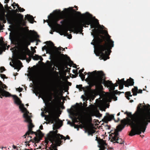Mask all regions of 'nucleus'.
Returning <instances> with one entry per match:
<instances>
[{
    "mask_svg": "<svg viewBox=\"0 0 150 150\" xmlns=\"http://www.w3.org/2000/svg\"><path fill=\"white\" fill-rule=\"evenodd\" d=\"M84 129H85V132L86 133L87 132L89 135H93V134L95 132V130L93 129L88 126L86 127Z\"/></svg>",
    "mask_w": 150,
    "mask_h": 150,
    "instance_id": "obj_20",
    "label": "nucleus"
},
{
    "mask_svg": "<svg viewBox=\"0 0 150 150\" xmlns=\"http://www.w3.org/2000/svg\"><path fill=\"white\" fill-rule=\"evenodd\" d=\"M72 75L74 78H76L78 76V75L77 74H76V75Z\"/></svg>",
    "mask_w": 150,
    "mask_h": 150,
    "instance_id": "obj_61",
    "label": "nucleus"
},
{
    "mask_svg": "<svg viewBox=\"0 0 150 150\" xmlns=\"http://www.w3.org/2000/svg\"><path fill=\"white\" fill-rule=\"evenodd\" d=\"M124 113L125 114H126L129 117H131L132 118V120L130 122L129 125L132 128V129L131 131L130 132L129 134V135L131 136H132L136 134H137L138 133V130L137 129V128L136 126L132 125L131 123L133 121V114L132 115L131 112H128L127 111L125 112Z\"/></svg>",
    "mask_w": 150,
    "mask_h": 150,
    "instance_id": "obj_12",
    "label": "nucleus"
},
{
    "mask_svg": "<svg viewBox=\"0 0 150 150\" xmlns=\"http://www.w3.org/2000/svg\"><path fill=\"white\" fill-rule=\"evenodd\" d=\"M10 0H5L4 2L6 3H8Z\"/></svg>",
    "mask_w": 150,
    "mask_h": 150,
    "instance_id": "obj_56",
    "label": "nucleus"
},
{
    "mask_svg": "<svg viewBox=\"0 0 150 150\" xmlns=\"http://www.w3.org/2000/svg\"><path fill=\"white\" fill-rule=\"evenodd\" d=\"M76 15L77 16H83L85 15V14H81V12L79 11H75Z\"/></svg>",
    "mask_w": 150,
    "mask_h": 150,
    "instance_id": "obj_33",
    "label": "nucleus"
},
{
    "mask_svg": "<svg viewBox=\"0 0 150 150\" xmlns=\"http://www.w3.org/2000/svg\"><path fill=\"white\" fill-rule=\"evenodd\" d=\"M48 42H50L52 44V46H54V45L53 43L52 42H51V41H49V42H48V41H47V42H45L47 43H48Z\"/></svg>",
    "mask_w": 150,
    "mask_h": 150,
    "instance_id": "obj_58",
    "label": "nucleus"
},
{
    "mask_svg": "<svg viewBox=\"0 0 150 150\" xmlns=\"http://www.w3.org/2000/svg\"><path fill=\"white\" fill-rule=\"evenodd\" d=\"M74 119L75 120V122H78V121H77V120H79L80 119L79 117H78L77 118H76V117H74Z\"/></svg>",
    "mask_w": 150,
    "mask_h": 150,
    "instance_id": "obj_45",
    "label": "nucleus"
},
{
    "mask_svg": "<svg viewBox=\"0 0 150 150\" xmlns=\"http://www.w3.org/2000/svg\"><path fill=\"white\" fill-rule=\"evenodd\" d=\"M6 46L4 44H1V45L0 49L1 50L5 51V50H6Z\"/></svg>",
    "mask_w": 150,
    "mask_h": 150,
    "instance_id": "obj_28",
    "label": "nucleus"
},
{
    "mask_svg": "<svg viewBox=\"0 0 150 150\" xmlns=\"http://www.w3.org/2000/svg\"><path fill=\"white\" fill-rule=\"evenodd\" d=\"M41 139L42 138H39L38 137L36 136L34 137V140H32V139H30L29 141L25 142V144H28V146H29L30 144H29V143L30 142H32L33 143L34 142H35L36 143H38Z\"/></svg>",
    "mask_w": 150,
    "mask_h": 150,
    "instance_id": "obj_21",
    "label": "nucleus"
},
{
    "mask_svg": "<svg viewBox=\"0 0 150 150\" xmlns=\"http://www.w3.org/2000/svg\"><path fill=\"white\" fill-rule=\"evenodd\" d=\"M3 86H4V88H6L7 87L5 84H3Z\"/></svg>",
    "mask_w": 150,
    "mask_h": 150,
    "instance_id": "obj_64",
    "label": "nucleus"
},
{
    "mask_svg": "<svg viewBox=\"0 0 150 150\" xmlns=\"http://www.w3.org/2000/svg\"><path fill=\"white\" fill-rule=\"evenodd\" d=\"M82 85H76V88H77L79 89L82 88Z\"/></svg>",
    "mask_w": 150,
    "mask_h": 150,
    "instance_id": "obj_44",
    "label": "nucleus"
},
{
    "mask_svg": "<svg viewBox=\"0 0 150 150\" xmlns=\"http://www.w3.org/2000/svg\"><path fill=\"white\" fill-rule=\"evenodd\" d=\"M18 10L21 12H23L25 11V9L23 8H21V7L19 8Z\"/></svg>",
    "mask_w": 150,
    "mask_h": 150,
    "instance_id": "obj_41",
    "label": "nucleus"
},
{
    "mask_svg": "<svg viewBox=\"0 0 150 150\" xmlns=\"http://www.w3.org/2000/svg\"><path fill=\"white\" fill-rule=\"evenodd\" d=\"M58 131L56 130L55 131H50L47 134V136L45 137V142L46 144H47L50 141L52 143L54 142L58 146L62 144V140L64 139L65 140V137L62 135L57 134Z\"/></svg>",
    "mask_w": 150,
    "mask_h": 150,
    "instance_id": "obj_6",
    "label": "nucleus"
},
{
    "mask_svg": "<svg viewBox=\"0 0 150 150\" xmlns=\"http://www.w3.org/2000/svg\"><path fill=\"white\" fill-rule=\"evenodd\" d=\"M84 69L83 68L82 69H80L79 71V74L82 73V72L84 70Z\"/></svg>",
    "mask_w": 150,
    "mask_h": 150,
    "instance_id": "obj_48",
    "label": "nucleus"
},
{
    "mask_svg": "<svg viewBox=\"0 0 150 150\" xmlns=\"http://www.w3.org/2000/svg\"><path fill=\"white\" fill-rule=\"evenodd\" d=\"M96 75V78L90 81L89 85L91 87L95 86L96 88H103L102 85L103 84L105 86L110 87L111 90L113 91L112 93L113 94H120L121 93H124L118 91L117 90H114L115 87L113 85V83L111 81L105 80V74L102 71L98 72Z\"/></svg>",
    "mask_w": 150,
    "mask_h": 150,
    "instance_id": "obj_2",
    "label": "nucleus"
},
{
    "mask_svg": "<svg viewBox=\"0 0 150 150\" xmlns=\"http://www.w3.org/2000/svg\"><path fill=\"white\" fill-rule=\"evenodd\" d=\"M74 128H77L78 130H79V126L78 125H76L75 124H74Z\"/></svg>",
    "mask_w": 150,
    "mask_h": 150,
    "instance_id": "obj_47",
    "label": "nucleus"
},
{
    "mask_svg": "<svg viewBox=\"0 0 150 150\" xmlns=\"http://www.w3.org/2000/svg\"><path fill=\"white\" fill-rule=\"evenodd\" d=\"M138 89L137 87L134 86V88L132 89V91L133 93V95L135 96H136L137 93Z\"/></svg>",
    "mask_w": 150,
    "mask_h": 150,
    "instance_id": "obj_26",
    "label": "nucleus"
},
{
    "mask_svg": "<svg viewBox=\"0 0 150 150\" xmlns=\"http://www.w3.org/2000/svg\"><path fill=\"white\" fill-rule=\"evenodd\" d=\"M39 59H40L41 61H42L43 60V59L41 56H40Z\"/></svg>",
    "mask_w": 150,
    "mask_h": 150,
    "instance_id": "obj_54",
    "label": "nucleus"
},
{
    "mask_svg": "<svg viewBox=\"0 0 150 150\" xmlns=\"http://www.w3.org/2000/svg\"><path fill=\"white\" fill-rule=\"evenodd\" d=\"M72 18L69 16H67L63 20L61 21L60 23L62 24H66L72 23Z\"/></svg>",
    "mask_w": 150,
    "mask_h": 150,
    "instance_id": "obj_19",
    "label": "nucleus"
},
{
    "mask_svg": "<svg viewBox=\"0 0 150 150\" xmlns=\"http://www.w3.org/2000/svg\"><path fill=\"white\" fill-rule=\"evenodd\" d=\"M119 83L124 84L125 87H129V86H133L134 83V80L130 77L129 79H127L126 81H124V79H122L119 80L118 79Z\"/></svg>",
    "mask_w": 150,
    "mask_h": 150,
    "instance_id": "obj_14",
    "label": "nucleus"
},
{
    "mask_svg": "<svg viewBox=\"0 0 150 150\" xmlns=\"http://www.w3.org/2000/svg\"><path fill=\"white\" fill-rule=\"evenodd\" d=\"M104 119L105 121L107 122L108 121L111 120H114V121L116 122H118L120 120L119 118H117V120H115L114 118V115H110L108 113L107 114L106 116L104 117Z\"/></svg>",
    "mask_w": 150,
    "mask_h": 150,
    "instance_id": "obj_16",
    "label": "nucleus"
},
{
    "mask_svg": "<svg viewBox=\"0 0 150 150\" xmlns=\"http://www.w3.org/2000/svg\"><path fill=\"white\" fill-rule=\"evenodd\" d=\"M55 16H54L51 14V16L49 19V23H48L49 26L51 27L53 31H54L56 30L59 29L62 33H65L67 34L68 29L67 28H64L63 29H60V27L61 25L57 23V22L60 19H62L64 18L63 16L60 15L63 13V11L61 12L60 10H56L54 11Z\"/></svg>",
    "mask_w": 150,
    "mask_h": 150,
    "instance_id": "obj_4",
    "label": "nucleus"
},
{
    "mask_svg": "<svg viewBox=\"0 0 150 150\" xmlns=\"http://www.w3.org/2000/svg\"><path fill=\"white\" fill-rule=\"evenodd\" d=\"M42 50L43 51L45 50H46L47 52H48L50 53H52L53 51V48L51 46L47 47L46 45H45L42 47Z\"/></svg>",
    "mask_w": 150,
    "mask_h": 150,
    "instance_id": "obj_23",
    "label": "nucleus"
},
{
    "mask_svg": "<svg viewBox=\"0 0 150 150\" xmlns=\"http://www.w3.org/2000/svg\"><path fill=\"white\" fill-rule=\"evenodd\" d=\"M0 96L3 97H8L10 96L11 95L8 92L0 87Z\"/></svg>",
    "mask_w": 150,
    "mask_h": 150,
    "instance_id": "obj_18",
    "label": "nucleus"
},
{
    "mask_svg": "<svg viewBox=\"0 0 150 150\" xmlns=\"http://www.w3.org/2000/svg\"><path fill=\"white\" fill-rule=\"evenodd\" d=\"M73 64V67H74L76 68H77L76 65V64Z\"/></svg>",
    "mask_w": 150,
    "mask_h": 150,
    "instance_id": "obj_57",
    "label": "nucleus"
},
{
    "mask_svg": "<svg viewBox=\"0 0 150 150\" xmlns=\"http://www.w3.org/2000/svg\"><path fill=\"white\" fill-rule=\"evenodd\" d=\"M81 98L83 99L84 101H87V100H88V98L85 97L83 95L81 96Z\"/></svg>",
    "mask_w": 150,
    "mask_h": 150,
    "instance_id": "obj_40",
    "label": "nucleus"
},
{
    "mask_svg": "<svg viewBox=\"0 0 150 150\" xmlns=\"http://www.w3.org/2000/svg\"><path fill=\"white\" fill-rule=\"evenodd\" d=\"M66 139H70V138L69 136L67 135L66 137Z\"/></svg>",
    "mask_w": 150,
    "mask_h": 150,
    "instance_id": "obj_59",
    "label": "nucleus"
},
{
    "mask_svg": "<svg viewBox=\"0 0 150 150\" xmlns=\"http://www.w3.org/2000/svg\"><path fill=\"white\" fill-rule=\"evenodd\" d=\"M23 90V88H21L20 87L16 89V90L18 91L19 92H21Z\"/></svg>",
    "mask_w": 150,
    "mask_h": 150,
    "instance_id": "obj_42",
    "label": "nucleus"
},
{
    "mask_svg": "<svg viewBox=\"0 0 150 150\" xmlns=\"http://www.w3.org/2000/svg\"><path fill=\"white\" fill-rule=\"evenodd\" d=\"M100 71H95L92 72H88V73L86 72L84 73L85 75L88 74L89 76V78H90L89 81L88 83L89 85V86L91 88L92 87H91L89 85L90 81L91 80L95 79L96 78V74L98 72Z\"/></svg>",
    "mask_w": 150,
    "mask_h": 150,
    "instance_id": "obj_17",
    "label": "nucleus"
},
{
    "mask_svg": "<svg viewBox=\"0 0 150 150\" xmlns=\"http://www.w3.org/2000/svg\"><path fill=\"white\" fill-rule=\"evenodd\" d=\"M55 144L53 145L52 144H51V146L52 147V149H51V150H57V146H58L55 143Z\"/></svg>",
    "mask_w": 150,
    "mask_h": 150,
    "instance_id": "obj_32",
    "label": "nucleus"
},
{
    "mask_svg": "<svg viewBox=\"0 0 150 150\" xmlns=\"http://www.w3.org/2000/svg\"><path fill=\"white\" fill-rule=\"evenodd\" d=\"M66 35L68 38L71 39L72 38V36L71 34H69L68 33H67V34H66Z\"/></svg>",
    "mask_w": 150,
    "mask_h": 150,
    "instance_id": "obj_38",
    "label": "nucleus"
},
{
    "mask_svg": "<svg viewBox=\"0 0 150 150\" xmlns=\"http://www.w3.org/2000/svg\"><path fill=\"white\" fill-rule=\"evenodd\" d=\"M17 16L18 18L16 21V23L20 25L26 26V21L24 19L23 16L21 13H17Z\"/></svg>",
    "mask_w": 150,
    "mask_h": 150,
    "instance_id": "obj_15",
    "label": "nucleus"
},
{
    "mask_svg": "<svg viewBox=\"0 0 150 150\" xmlns=\"http://www.w3.org/2000/svg\"><path fill=\"white\" fill-rule=\"evenodd\" d=\"M25 19H27L30 23H33L34 18L33 16L27 14L25 16Z\"/></svg>",
    "mask_w": 150,
    "mask_h": 150,
    "instance_id": "obj_24",
    "label": "nucleus"
},
{
    "mask_svg": "<svg viewBox=\"0 0 150 150\" xmlns=\"http://www.w3.org/2000/svg\"><path fill=\"white\" fill-rule=\"evenodd\" d=\"M118 85H119V82L118 81H116V83L115 84L113 83V85L115 86V87H117L118 86Z\"/></svg>",
    "mask_w": 150,
    "mask_h": 150,
    "instance_id": "obj_43",
    "label": "nucleus"
},
{
    "mask_svg": "<svg viewBox=\"0 0 150 150\" xmlns=\"http://www.w3.org/2000/svg\"><path fill=\"white\" fill-rule=\"evenodd\" d=\"M79 76L81 77L82 81L84 80L85 79V75L83 74V73L79 74Z\"/></svg>",
    "mask_w": 150,
    "mask_h": 150,
    "instance_id": "obj_31",
    "label": "nucleus"
},
{
    "mask_svg": "<svg viewBox=\"0 0 150 150\" xmlns=\"http://www.w3.org/2000/svg\"><path fill=\"white\" fill-rule=\"evenodd\" d=\"M144 115L139 120L140 125L137 128L138 130V135H140L142 132L144 133L149 123L150 122V112Z\"/></svg>",
    "mask_w": 150,
    "mask_h": 150,
    "instance_id": "obj_9",
    "label": "nucleus"
},
{
    "mask_svg": "<svg viewBox=\"0 0 150 150\" xmlns=\"http://www.w3.org/2000/svg\"><path fill=\"white\" fill-rule=\"evenodd\" d=\"M1 76L2 78L4 79L6 77V75L4 74H1Z\"/></svg>",
    "mask_w": 150,
    "mask_h": 150,
    "instance_id": "obj_46",
    "label": "nucleus"
},
{
    "mask_svg": "<svg viewBox=\"0 0 150 150\" xmlns=\"http://www.w3.org/2000/svg\"><path fill=\"white\" fill-rule=\"evenodd\" d=\"M86 14H87V15L88 16V17H90V16H91V15L90 13H89L88 12H86Z\"/></svg>",
    "mask_w": 150,
    "mask_h": 150,
    "instance_id": "obj_55",
    "label": "nucleus"
},
{
    "mask_svg": "<svg viewBox=\"0 0 150 150\" xmlns=\"http://www.w3.org/2000/svg\"><path fill=\"white\" fill-rule=\"evenodd\" d=\"M124 84L119 83V88L120 90L122 89L123 88Z\"/></svg>",
    "mask_w": 150,
    "mask_h": 150,
    "instance_id": "obj_36",
    "label": "nucleus"
},
{
    "mask_svg": "<svg viewBox=\"0 0 150 150\" xmlns=\"http://www.w3.org/2000/svg\"><path fill=\"white\" fill-rule=\"evenodd\" d=\"M5 8L7 9H8V4H6L5 5Z\"/></svg>",
    "mask_w": 150,
    "mask_h": 150,
    "instance_id": "obj_50",
    "label": "nucleus"
},
{
    "mask_svg": "<svg viewBox=\"0 0 150 150\" xmlns=\"http://www.w3.org/2000/svg\"><path fill=\"white\" fill-rule=\"evenodd\" d=\"M39 55L36 54L35 56L33 55V58L34 60H38L39 59Z\"/></svg>",
    "mask_w": 150,
    "mask_h": 150,
    "instance_id": "obj_34",
    "label": "nucleus"
},
{
    "mask_svg": "<svg viewBox=\"0 0 150 150\" xmlns=\"http://www.w3.org/2000/svg\"><path fill=\"white\" fill-rule=\"evenodd\" d=\"M54 48L56 49V51H57V53L60 54L61 56H64V55L63 54H61V52L59 51H60L62 50V51H65V48H63L62 47H60L59 48H57L56 47L54 46Z\"/></svg>",
    "mask_w": 150,
    "mask_h": 150,
    "instance_id": "obj_25",
    "label": "nucleus"
},
{
    "mask_svg": "<svg viewBox=\"0 0 150 150\" xmlns=\"http://www.w3.org/2000/svg\"><path fill=\"white\" fill-rule=\"evenodd\" d=\"M15 6L17 7L18 9H19V8L20 7L19 6V5H18V4H16V5H15Z\"/></svg>",
    "mask_w": 150,
    "mask_h": 150,
    "instance_id": "obj_51",
    "label": "nucleus"
},
{
    "mask_svg": "<svg viewBox=\"0 0 150 150\" xmlns=\"http://www.w3.org/2000/svg\"><path fill=\"white\" fill-rule=\"evenodd\" d=\"M33 41L34 40L32 38L27 39L25 38L20 39L18 41L17 45L19 50L21 53V55L18 56V59H24V57H25L26 54L30 55L31 52L28 47L30 44L31 42Z\"/></svg>",
    "mask_w": 150,
    "mask_h": 150,
    "instance_id": "obj_3",
    "label": "nucleus"
},
{
    "mask_svg": "<svg viewBox=\"0 0 150 150\" xmlns=\"http://www.w3.org/2000/svg\"><path fill=\"white\" fill-rule=\"evenodd\" d=\"M54 64V63H50L49 64L50 67L51 68L52 71H53L54 70L56 71L57 70L56 68H55L54 66H53L52 67V66Z\"/></svg>",
    "mask_w": 150,
    "mask_h": 150,
    "instance_id": "obj_30",
    "label": "nucleus"
},
{
    "mask_svg": "<svg viewBox=\"0 0 150 150\" xmlns=\"http://www.w3.org/2000/svg\"><path fill=\"white\" fill-rule=\"evenodd\" d=\"M14 65L16 67L15 69H18V70L20 69L21 67H23L22 65V64L21 61L19 60H17L14 64Z\"/></svg>",
    "mask_w": 150,
    "mask_h": 150,
    "instance_id": "obj_22",
    "label": "nucleus"
},
{
    "mask_svg": "<svg viewBox=\"0 0 150 150\" xmlns=\"http://www.w3.org/2000/svg\"><path fill=\"white\" fill-rule=\"evenodd\" d=\"M86 109L88 111H89L90 110V108L89 107H87L86 108Z\"/></svg>",
    "mask_w": 150,
    "mask_h": 150,
    "instance_id": "obj_63",
    "label": "nucleus"
},
{
    "mask_svg": "<svg viewBox=\"0 0 150 150\" xmlns=\"http://www.w3.org/2000/svg\"><path fill=\"white\" fill-rule=\"evenodd\" d=\"M54 90L56 91V93L57 94V96L55 97V99L57 100L59 99V97L57 94H58V90L57 89V87H56L54 88Z\"/></svg>",
    "mask_w": 150,
    "mask_h": 150,
    "instance_id": "obj_29",
    "label": "nucleus"
},
{
    "mask_svg": "<svg viewBox=\"0 0 150 150\" xmlns=\"http://www.w3.org/2000/svg\"><path fill=\"white\" fill-rule=\"evenodd\" d=\"M106 127H107V128L108 129H110V125H107V126H106Z\"/></svg>",
    "mask_w": 150,
    "mask_h": 150,
    "instance_id": "obj_52",
    "label": "nucleus"
},
{
    "mask_svg": "<svg viewBox=\"0 0 150 150\" xmlns=\"http://www.w3.org/2000/svg\"><path fill=\"white\" fill-rule=\"evenodd\" d=\"M32 129L28 130L25 133V134L23 136V137L25 138L28 135V137H29V135L30 134H34L36 136L40 138H42L44 136V134L42 133L40 130L38 129L37 131V132H35L32 131Z\"/></svg>",
    "mask_w": 150,
    "mask_h": 150,
    "instance_id": "obj_13",
    "label": "nucleus"
},
{
    "mask_svg": "<svg viewBox=\"0 0 150 150\" xmlns=\"http://www.w3.org/2000/svg\"><path fill=\"white\" fill-rule=\"evenodd\" d=\"M13 98L14 100L15 103L18 105H19V108L21 111L22 112L24 113L23 116L25 119L24 121L29 123L28 125V130L32 129V128L34 127V125L32 123L31 116H29L28 115L29 113V112L26 108L24 107V105L21 103V101L18 97L16 95H13Z\"/></svg>",
    "mask_w": 150,
    "mask_h": 150,
    "instance_id": "obj_5",
    "label": "nucleus"
},
{
    "mask_svg": "<svg viewBox=\"0 0 150 150\" xmlns=\"http://www.w3.org/2000/svg\"><path fill=\"white\" fill-rule=\"evenodd\" d=\"M47 110L50 115H46L45 119L47 118L46 121L51 123H56L57 120H59V115H58L54 111L52 110L49 108H48Z\"/></svg>",
    "mask_w": 150,
    "mask_h": 150,
    "instance_id": "obj_11",
    "label": "nucleus"
},
{
    "mask_svg": "<svg viewBox=\"0 0 150 150\" xmlns=\"http://www.w3.org/2000/svg\"><path fill=\"white\" fill-rule=\"evenodd\" d=\"M7 21L9 22H11L13 21V19L11 16H9L7 17Z\"/></svg>",
    "mask_w": 150,
    "mask_h": 150,
    "instance_id": "obj_35",
    "label": "nucleus"
},
{
    "mask_svg": "<svg viewBox=\"0 0 150 150\" xmlns=\"http://www.w3.org/2000/svg\"><path fill=\"white\" fill-rule=\"evenodd\" d=\"M125 95L127 98L128 100H129L130 99L129 97H132V95L131 94V93L130 91L126 92L125 93Z\"/></svg>",
    "mask_w": 150,
    "mask_h": 150,
    "instance_id": "obj_27",
    "label": "nucleus"
},
{
    "mask_svg": "<svg viewBox=\"0 0 150 150\" xmlns=\"http://www.w3.org/2000/svg\"><path fill=\"white\" fill-rule=\"evenodd\" d=\"M40 129H43V126L42 125H41L40 126V127H39Z\"/></svg>",
    "mask_w": 150,
    "mask_h": 150,
    "instance_id": "obj_60",
    "label": "nucleus"
},
{
    "mask_svg": "<svg viewBox=\"0 0 150 150\" xmlns=\"http://www.w3.org/2000/svg\"><path fill=\"white\" fill-rule=\"evenodd\" d=\"M121 124L119 125L117 127V130L115 132V134L113 137H112L111 141L114 143L122 144L124 141L121 139H119V134L118 132L121 131L125 127L126 125L125 120H122L121 121Z\"/></svg>",
    "mask_w": 150,
    "mask_h": 150,
    "instance_id": "obj_10",
    "label": "nucleus"
},
{
    "mask_svg": "<svg viewBox=\"0 0 150 150\" xmlns=\"http://www.w3.org/2000/svg\"><path fill=\"white\" fill-rule=\"evenodd\" d=\"M91 21L88 19L83 18L75 24H73L71 27V29L70 30L72 32L74 31L76 33L79 32L81 33L83 31V27H88L86 25H89L91 24Z\"/></svg>",
    "mask_w": 150,
    "mask_h": 150,
    "instance_id": "obj_8",
    "label": "nucleus"
},
{
    "mask_svg": "<svg viewBox=\"0 0 150 150\" xmlns=\"http://www.w3.org/2000/svg\"><path fill=\"white\" fill-rule=\"evenodd\" d=\"M0 70L1 71V72L2 73L3 71L6 70L5 68L4 67H0Z\"/></svg>",
    "mask_w": 150,
    "mask_h": 150,
    "instance_id": "obj_37",
    "label": "nucleus"
},
{
    "mask_svg": "<svg viewBox=\"0 0 150 150\" xmlns=\"http://www.w3.org/2000/svg\"><path fill=\"white\" fill-rule=\"evenodd\" d=\"M149 110L146 112H144L142 108V104H139L137 107V111L133 114V121L132 122V124L136 126L137 128L140 125L139 122L141 119V118H142L145 114L149 113Z\"/></svg>",
    "mask_w": 150,
    "mask_h": 150,
    "instance_id": "obj_7",
    "label": "nucleus"
},
{
    "mask_svg": "<svg viewBox=\"0 0 150 150\" xmlns=\"http://www.w3.org/2000/svg\"><path fill=\"white\" fill-rule=\"evenodd\" d=\"M16 4L15 2H13V4H12V6H13V8H15V7H14L15 6V5H16Z\"/></svg>",
    "mask_w": 150,
    "mask_h": 150,
    "instance_id": "obj_53",
    "label": "nucleus"
},
{
    "mask_svg": "<svg viewBox=\"0 0 150 150\" xmlns=\"http://www.w3.org/2000/svg\"><path fill=\"white\" fill-rule=\"evenodd\" d=\"M12 147L14 149H16V146L14 145H13Z\"/></svg>",
    "mask_w": 150,
    "mask_h": 150,
    "instance_id": "obj_62",
    "label": "nucleus"
},
{
    "mask_svg": "<svg viewBox=\"0 0 150 150\" xmlns=\"http://www.w3.org/2000/svg\"><path fill=\"white\" fill-rule=\"evenodd\" d=\"M137 93H142V90L141 89H139L137 91Z\"/></svg>",
    "mask_w": 150,
    "mask_h": 150,
    "instance_id": "obj_49",
    "label": "nucleus"
},
{
    "mask_svg": "<svg viewBox=\"0 0 150 150\" xmlns=\"http://www.w3.org/2000/svg\"><path fill=\"white\" fill-rule=\"evenodd\" d=\"M73 72L74 74H77V75H78L79 74V73L78 72V70L77 69H73Z\"/></svg>",
    "mask_w": 150,
    "mask_h": 150,
    "instance_id": "obj_39",
    "label": "nucleus"
},
{
    "mask_svg": "<svg viewBox=\"0 0 150 150\" xmlns=\"http://www.w3.org/2000/svg\"><path fill=\"white\" fill-rule=\"evenodd\" d=\"M96 22L92 23L91 21V28L94 29L92 30L91 34L94 39L93 40L96 44L97 56H100L102 59L105 61L109 59V55L114 47V41L110 38L111 36L108 34V31L105 30L95 29L97 28V25L100 26L98 20L96 19Z\"/></svg>",
    "mask_w": 150,
    "mask_h": 150,
    "instance_id": "obj_1",
    "label": "nucleus"
}]
</instances>
